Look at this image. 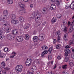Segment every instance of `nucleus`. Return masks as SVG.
<instances>
[{"mask_svg":"<svg viewBox=\"0 0 74 74\" xmlns=\"http://www.w3.org/2000/svg\"><path fill=\"white\" fill-rule=\"evenodd\" d=\"M30 7H31V8H33V4H31L30 5Z\"/></svg>","mask_w":74,"mask_h":74,"instance_id":"obj_60","label":"nucleus"},{"mask_svg":"<svg viewBox=\"0 0 74 74\" xmlns=\"http://www.w3.org/2000/svg\"><path fill=\"white\" fill-rule=\"evenodd\" d=\"M47 48H48V47H47L45 46V45H43L42 47V49L44 51H45L46 49H47Z\"/></svg>","mask_w":74,"mask_h":74,"instance_id":"obj_23","label":"nucleus"},{"mask_svg":"<svg viewBox=\"0 0 74 74\" xmlns=\"http://www.w3.org/2000/svg\"><path fill=\"white\" fill-rule=\"evenodd\" d=\"M71 25L73 26L72 28L73 29V30H74V25H73V24H72Z\"/></svg>","mask_w":74,"mask_h":74,"instance_id":"obj_63","label":"nucleus"},{"mask_svg":"<svg viewBox=\"0 0 74 74\" xmlns=\"http://www.w3.org/2000/svg\"><path fill=\"white\" fill-rule=\"evenodd\" d=\"M45 54V53H44V51L42 53V57H43V56H44V55Z\"/></svg>","mask_w":74,"mask_h":74,"instance_id":"obj_45","label":"nucleus"},{"mask_svg":"<svg viewBox=\"0 0 74 74\" xmlns=\"http://www.w3.org/2000/svg\"><path fill=\"white\" fill-rule=\"evenodd\" d=\"M57 58L58 59H60V56H58Z\"/></svg>","mask_w":74,"mask_h":74,"instance_id":"obj_64","label":"nucleus"},{"mask_svg":"<svg viewBox=\"0 0 74 74\" xmlns=\"http://www.w3.org/2000/svg\"><path fill=\"white\" fill-rule=\"evenodd\" d=\"M15 55H14L13 56H11L10 57V58H14V56H15Z\"/></svg>","mask_w":74,"mask_h":74,"instance_id":"obj_51","label":"nucleus"},{"mask_svg":"<svg viewBox=\"0 0 74 74\" xmlns=\"http://www.w3.org/2000/svg\"><path fill=\"white\" fill-rule=\"evenodd\" d=\"M19 12L20 14L22 15L23 13H25V12H24V10L21 9L19 11Z\"/></svg>","mask_w":74,"mask_h":74,"instance_id":"obj_19","label":"nucleus"},{"mask_svg":"<svg viewBox=\"0 0 74 74\" xmlns=\"http://www.w3.org/2000/svg\"><path fill=\"white\" fill-rule=\"evenodd\" d=\"M41 24V23L40 22H37L36 23V25L37 26H40Z\"/></svg>","mask_w":74,"mask_h":74,"instance_id":"obj_37","label":"nucleus"},{"mask_svg":"<svg viewBox=\"0 0 74 74\" xmlns=\"http://www.w3.org/2000/svg\"><path fill=\"white\" fill-rule=\"evenodd\" d=\"M33 68H34V70H36V69H37L36 66H34Z\"/></svg>","mask_w":74,"mask_h":74,"instance_id":"obj_54","label":"nucleus"},{"mask_svg":"<svg viewBox=\"0 0 74 74\" xmlns=\"http://www.w3.org/2000/svg\"><path fill=\"white\" fill-rule=\"evenodd\" d=\"M71 57L72 58H73V59H74V55H72L71 56Z\"/></svg>","mask_w":74,"mask_h":74,"instance_id":"obj_56","label":"nucleus"},{"mask_svg":"<svg viewBox=\"0 0 74 74\" xmlns=\"http://www.w3.org/2000/svg\"><path fill=\"white\" fill-rule=\"evenodd\" d=\"M11 22L12 23L13 25H16V24H17L18 23V22H17L16 20L15 19L12 20Z\"/></svg>","mask_w":74,"mask_h":74,"instance_id":"obj_13","label":"nucleus"},{"mask_svg":"<svg viewBox=\"0 0 74 74\" xmlns=\"http://www.w3.org/2000/svg\"><path fill=\"white\" fill-rule=\"evenodd\" d=\"M56 22V18L55 17H53L52 19L51 20V23L52 24L54 23L55 22Z\"/></svg>","mask_w":74,"mask_h":74,"instance_id":"obj_17","label":"nucleus"},{"mask_svg":"<svg viewBox=\"0 0 74 74\" xmlns=\"http://www.w3.org/2000/svg\"><path fill=\"white\" fill-rule=\"evenodd\" d=\"M35 18V16H34V15L33 14H32L31 16V18H32V19H34V18Z\"/></svg>","mask_w":74,"mask_h":74,"instance_id":"obj_38","label":"nucleus"},{"mask_svg":"<svg viewBox=\"0 0 74 74\" xmlns=\"http://www.w3.org/2000/svg\"><path fill=\"white\" fill-rule=\"evenodd\" d=\"M26 37L25 39L26 40H28L29 39V36L28 34H26L25 35Z\"/></svg>","mask_w":74,"mask_h":74,"instance_id":"obj_26","label":"nucleus"},{"mask_svg":"<svg viewBox=\"0 0 74 74\" xmlns=\"http://www.w3.org/2000/svg\"><path fill=\"white\" fill-rule=\"evenodd\" d=\"M10 17L12 20L15 19H16V16L14 14H13L11 15Z\"/></svg>","mask_w":74,"mask_h":74,"instance_id":"obj_16","label":"nucleus"},{"mask_svg":"<svg viewBox=\"0 0 74 74\" xmlns=\"http://www.w3.org/2000/svg\"><path fill=\"white\" fill-rule=\"evenodd\" d=\"M70 7L72 10H74V1H73L70 5Z\"/></svg>","mask_w":74,"mask_h":74,"instance_id":"obj_14","label":"nucleus"},{"mask_svg":"<svg viewBox=\"0 0 74 74\" xmlns=\"http://www.w3.org/2000/svg\"><path fill=\"white\" fill-rule=\"evenodd\" d=\"M71 23L70 22V21H69L68 23V26H70V24Z\"/></svg>","mask_w":74,"mask_h":74,"instance_id":"obj_61","label":"nucleus"},{"mask_svg":"<svg viewBox=\"0 0 74 74\" xmlns=\"http://www.w3.org/2000/svg\"><path fill=\"white\" fill-rule=\"evenodd\" d=\"M18 5L19 7L23 8H24V4H23L21 2H19L18 3Z\"/></svg>","mask_w":74,"mask_h":74,"instance_id":"obj_10","label":"nucleus"},{"mask_svg":"<svg viewBox=\"0 0 74 74\" xmlns=\"http://www.w3.org/2000/svg\"><path fill=\"white\" fill-rule=\"evenodd\" d=\"M36 31H34V32L33 33V34H36Z\"/></svg>","mask_w":74,"mask_h":74,"instance_id":"obj_55","label":"nucleus"},{"mask_svg":"<svg viewBox=\"0 0 74 74\" xmlns=\"http://www.w3.org/2000/svg\"><path fill=\"white\" fill-rule=\"evenodd\" d=\"M53 42L54 44H55L56 42V40L55 39H54Z\"/></svg>","mask_w":74,"mask_h":74,"instance_id":"obj_53","label":"nucleus"},{"mask_svg":"<svg viewBox=\"0 0 74 74\" xmlns=\"http://www.w3.org/2000/svg\"><path fill=\"white\" fill-rule=\"evenodd\" d=\"M6 72L5 71H3L2 73V74H5Z\"/></svg>","mask_w":74,"mask_h":74,"instance_id":"obj_57","label":"nucleus"},{"mask_svg":"<svg viewBox=\"0 0 74 74\" xmlns=\"http://www.w3.org/2000/svg\"><path fill=\"white\" fill-rule=\"evenodd\" d=\"M38 38L37 36H34L33 39V41L34 42H37V41H38Z\"/></svg>","mask_w":74,"mask_h":74,"instance_id":"obj_9","label":"nucleus"},{"mask_svg":"<svg viewBox=\"0 0 74 74\" xmlns=\"http://www.w3.org/2000/svg\"><path fill=\"white\" fill-rule=\"evenodd\" d=\"M61 29L65 33H66V32H67V27H66L64 25H62L61 26Z\"/></svg>","mask_w":74,"mask_h":74,"instance_id":"obj_3","label":"nucleus"},{"mask_svg":"<svg viewBox=\"0 0 74 74\" xmlns=\"http://www.w3.org/2000/svg\"><path fill=\"white\" fill-rule=\"evenodd\" d=\"M29 26H30L29 24H25L24 26L23 27L24 29H27V28H29Z\"/></svg>","mask_w":74,"mask_h":74,"instance_id":"obj_15","label":"nucleus"},{"mask_svg":"<svg viewBox=\"0 0 74 74\" xmlns=\"http://www.w3.org/2000/svg\"><path fill=\"white\" fill-rule=\"evenodd\" d=\"M1 66L2 67H3V68H4L5 66V62H2L1 64Z\"/></svg>","mask_w":74,"mask_h":74,"instance_id":"obj_20","label":"nucleus"},{"mask_svg":"<svg viewBox=\"0 0 74 74\" xmlns=\"http://www.w3.org/2000/svg\"><path fill=\"white\" fill-rule=\"evenodd\" d=\"M32 63V58H29L27 59V61L25 62V64L27 66H29L31 65Z\"/></svg>","mask_w":74,"mask_h":74,"instance_id":"obj_2","label":"nucleus"},{"mask_svg":"<svg viewBox=\"0 0 74 74\" xmlns=\"http://www.w3.org/2000/svg\"><path fill=\"white\" fill-rule=\"evenodd\" d=\"M61 16H62V15L60 14H58L57 16V17L58 18H60L61 17Z\"/></svg>","mask_w":74,"mask_h":74,"instance_id":"obj_36","label":"nucleus"},{"mask_svg":"<svg viewBox=\"0 0 74 74\" xmlns=\"http://www.w3.org/2000/svg\"><path fill=\"white\" fill-rule=\"evenodd\" d=\"M7 37H7L8 40H14V37L12 36V34H9L7 35Z\"/></svg>","mask_w":74,"mask_h":74,"instance_id":"obj_6","label":"nucleus"},{"mask_svg":"<svg viewBox=\"0 0 74 74\" xmlns=\"http://www.w3.org/2000/svg\"><path fill=\"white\" fill-rule=\"evenodd\" d=\"M17 41L18 42H22L23 41V37L21 36H18L16 38Z\"/></svg>","mask_w":74,"mask_h":74,"instance_id":"obj_7","label":"nucleus"},{"mask_svg":"<svg viewBox=\"0 0 74 74\" xmlns=\"http://www.w3.org/2000/svg\"><path fill=\"white\" fill-rule=\"evenodd\" d=\"M27 74H33L32 72H29L27 73Z\"/></svg>","mask_w":74,"mask_h":74,"instance_id":"obj_62","label":"nucleus"},{"mask_svg":"<svg viewBox=\"0 0 74 74\" xmlns=\"http://www.w3.org/2000/svg\"><path fill=\"white\" fill-rule=\"evenodd\" d=\"M50 8L51 9V10H56V7L55 5L52 4Z\"/></svg>","mask_w":74,"mask_h":74,"instance_id":"obj_11","label":"nucleus"},{"mask_svg":"<svg viewBox=\"0 0 74 74\" xmlns=\"http://www.w3.org/2000/svg\"><path fill=\"white\" fill-rule=\"evenodd\" d=\"M72 39V40H74V33H73V34Z\"/></svg>","mask_w":74,"mask_h":74,"instance_id":"obj_52","label":"nucleus"},{"mask_svg":"<svg viewBox=\"0 0 74 74\" xmlns=\"http://www.w3.org/2000/svg\"><path fill=\"white\" fill-rule=\"evenodd\" d=\"M63 74H68V73H67V71H65L64 72Z\"/></svg>","mask_w":74,"mask_h":74,"instance_id":"obj_48","label":"nucleus"},{"mask_svg":"<svg viewBox=\"0 0 74 74\" xmlns=\"http://www.w3.org/2000/svg\"><path fill=\"white\" fill-rule=\"evenodd\" d=\"M5 57V54H1L0 55V58H4Z\"/></svg>","mask_w":74,"mask_h":74,"instance_id":"obj_25","label":"nucleus"},{"mask_svg":"<svg viewBox=\"0 0 74 74\" xmlns=\"http://www.w3.org/2000/svg\"><path fill=\"white\" fill-rule=\"evenodd\" d=\"M69 60V58L68 57H66L64 59V60L66 62H67Z\"/></svg>","mask_w":74,"mask_h":74,"instance_id":"obj_35","label":"nucleus"},{"mask_svg":"<svg viewBox=\"0 0 74 74\" xmlns=\"http://www.w3.org/2000/svg\"><path fill=\"white\" fill-rule=\"evenodd\" d=\"M43 52H44V53H45V54H47L48 52V51H44Z\"/></svg>","mask_w":74,"mask_h":74,"instance_id":"obj_49","label":"nucleus"},{"mask_svg":"<svg viewBox=\"0 0 74 74\" xmlns=\"http://www.w3.org/2000/svg\"><path fill=\"white\" fill-rule=\"evenodd\" d=\"M12 33L13 34H18V31L17 30L15 29L12 30Z\"/></svg>","mask_w":74,"mask_h":74,"instance_id":"obj_12","label":"nucleus"},{"mask_svg":"<svg viewBox=\"0 0 74 74\" xmlns=\"http://www.w3.org/2000/svg\"><path fill=\"white\" fill-rule=\"evenodd\" d=\"M9 30H10V29H9V28H7L6 29L7 32L8 33V32H10Z\"/></svg>","mask_w":74,"mask_h":74,"instance_id":"obj_47","label":"nucleus"},{"mask_svg":"<svg viewBox=\"0 0 74 74\" xmlns=\"http://www.w3.org/2000/svg\"><path fill=\"white\" fill-rule=\"evenodd\" d=\"M4 69L6 71H8V70H10V68H8L7 67H6V68H4Z\"/></svg>","mask_w":74,"mask_h":74,"instance_id":"obj_42","label":"nucleus"},{"mask_svg":"<svg viewBox=\"0 0 74 74\" xmlns=\"http://www.w3.org/2000/svg\"><path fill=\"white\" fill-rule=\"evenodd\" d=\"M7 15H3L2 16V18L3 19H6L7 18Z\"/></svg>","mask_w":74,"mask_h":74,"instance_id":"obj_33","label":"nucleus"},{"mask_svg":"<svg viewBox=\"0 0 74 74\" xmlns=\"http://www.w3.org/2000/svg\"><path fill=\"white\" fill-rule=\"evenodd\" d=\"M23 68V66L22 65H17L16 67V71L17 73H19L22 71Z\"/></svg>","mask_w":74,"mask_h":74,"instance_id":"obj_1","label":"nucleus"},{"mask_svg":"<svg viewBox=\"0 0 74 74\" xmlns=\"http://www.w3.org/2000/svg\"><path fill=\"white\" fill-rule=\"evenodd\" d=\"M0 39L1 40H3V37L2 36V33L1 32H0Z\"/></svg>","mask_w":74,"mask_h":74,"instance_id":"obj_28","label":"nucleus"},{"mask_svg":"<svg viewBox=\"0 0 74 74\" xmlns=\"http://www.w3.org/2000/svg\"><path fill=\"white\" fill-rule=\"evenodd\" d=\"M66 35H67V34H65L64 36V40L66 41V40H68V38H66Z\"/></svg>","mask_w":74,"mask_h":74,"instance_id":"obj_27","label":"nucleus"},{"mask_svg":"<svg viewBox=\"0 0 74 74\" xmlns=\"http://www.w3.org/2000/svg\"><path fill=\"white\" fill-rule=\"evenodd\" d=\"M56 64H55V65L54 66V68H53V69L54 70L56 69Z\"/></svg>","mask_w":74,"mask_h":74,"instance_id":"obj_59","label":"nucleus"},{"mask_svg":"<svg viewBox=\"0 0 74 74\" xmlns=\"http://www.w3.org/2000/svg\"><path fill=\"white\" fill-rule=\"evenodd\" d=\"M67 64L62 66V69H67Z\"/></svg>","mask_w":74,"mask_h":74,"instance_id":"obj_29","label":"nucleus"},{"mask_svg":"<svg viewBox=\"0 0 74 74\" xmlns=\"http://www.w3.org/2000/svg\"><path fill=\"white\" fill-rule=\"evenodd\" d=\"M70 48V46L69 47V45H67L65 47V48Z\"/></svg>","mask_w":74,"mask_h":74,"instance_id":"obj_46","label":"nucleus"},{"mask_svg":"<svg viewBox=\"0 0 74 74\" xmlns=\"http://www.w3.org/2000/svg\"><path fill=\"white\" fill-rule=\"evenodd\" d=\"M70 8V6H67L66 5V6L65 7V8Z\"/></svg>","mask_w":74,"mask_h":74,"instance_id":"obj_58","label":"nucleus"},{"mask_svg":"<svg viewBox=\"0 0 74 74\" xmlns=\"http://www.w3.org/2000/svg\"><path fill=\"white\" fill-rule=\"evenodd\" d=\"M69 30L70 31V32H73L74 31V29L73 28L71 27L69 28Z\"/></svg>","mask_w":74,"mask_h":74,"instance_id":"obj_40","label":"nucleus"},{"mask_svg":"<svg viewBox=\"0 0 74 74\" xmlns=\"http://www.w3.org/2000/svg\"><path fill=\"white\" fill-rule=\"evenodd\" d=\"M48 59L49 60H51V59H52V57L51 56H49L48 57Z\"/></svg>","mask_w":74,"mask_h":74,"instance_id":"obj_43","label":"nucleus"},{"mask_svg":"<svg viewBox=\"0 0 74 74\" xmlns=\"http://www.w3.org/2000/svg\"><path fill=\"white\" fill-rule=\"evenodd\" d=\"M8 49L7 48H5L4 49V51L5 52H8Z\"/></svg>","mask_w":74,"mask_h":74,"instance_id":"obj_31","label":"nucleus"},{"mask_svg":"<svg viewBox=\"0 0 74 74\" xmlns=\"http://www.w3.org/2000/svg\"><path fill=\"white\" fill-rule=\"evenodd\" d=\"M42 12L43 14H47L48 12V9L46 8H44L42 10Z\"/></svg>","mask_w":74,"mask_h":74,"instance_id":"obj_5","label":"nucleus"},{"mask_svg":"<svg viewBox=\"0 0 74 74\" xmlns=\"http://www.w3.org/2000/svg\"><path fill=\"white\" fill-rule=\"evenodd\" d=\"M19 19V21L21 22H23L24 21V19L22 17H20Z\"/></svg>","mask_w":74,"mask_h":74,"instance_id":"obj_21","label":"nucleus"},{"mask_svg":"<svg viewBox=\"0 0 74 74\" xmlns=\"http://www.w3.org/2000/svg\"><path fill=\"white\" fill-rule=\"evenodd\" d=\"M52 49L50 48L49 49L48 51L49 52V53H50L51 52H52Z\"/></svg>","mask_w":74,"mask_h":74,"instance_id":"obj_39","label":"nucleus"},{"mask_svg":"<svg viewBox=\"0 0 74 74\" xmlns=\"http://www.w3.org/2000/svg\"><path fill=\"white\" fill-rule=\"evenodd\" d=\"M60 48V47L59 46V45H58L56 46V48H57V49H59Z\"/></svg>","mask_w":74,"mask_h":74,"instance_id":"obj_44","label":"nucleus"},{"mask_svg":"<svg viewBox=\"0 0 74 74\" xmlns=\"http://www.w3.org/2000/svg\"><path fill=\"white\" fill-rule=\"evenodd\" d=\"M65 52L66 53L64 54V56H68V53L69 54L71 53V51L68 49H66L65 50Z\"/></svg>","mask_w":74,"mask_h":74,"instance_id":"obj_4","label":"nucleus"},{"mask_svg":"<svg viewBox=\"0 0 74 74\" xmlns=\"http://www.w3.org/2000/svg\"><path fill=\"white\" fill-rule=\"evenodd\" d=\"M8 2L10 4H12L13 3V1L12 0H8Z\"/></svg>","mask_w":74,"mask_h":74,"instance_id":"obj_24","label":"nucleus"},{"mask_svg":"<svg viewBox=\"0 0 74 74\" xmlns=\"http://www.w3.org/2000/svg\"><path fill=\"white\" fill-rule=\"evenodd\" d=\"M39 40L40 41H42L43 40V38H39Z\"/></svg>","mask_w":74,"mask_h":74,"instance_id":"obj_50","label":"nucleus"},{"mask_svg":"<svg viewBox=\"0 0 74 74\" xmlns=\"http://www.w3.org/2000/svg\"><path fill=\"white\" fill-rule=\"evenodd\" d=\"M67 21L66 20V21H64L63 22V24L64 25H65L67 24Z\"/></svg>","mask_w":74,"mask_h":74,"instance_id":"obj_41","label":"nucleus"},{"mask_svg":"<svg viewBox=\"0 0 74 74\" xmlns=\"http://www.w3.org/2000/svg\"><path fill=\"white\" fill-rule=\"evenodd\" d=\"M36 16H38L39 17V19H40L41 17V14H38L36 15Z\"/></svg>","mask_w":74,"mask_h":74,"instance_id":"obj_32","label":"nucleus"},{"mask_svg":"<svg viewBox=\"0 0 74 74\" xmlns=\"http://www.w3.org/2000/svg\"><path fill=\"white\" fill-rule=\"evenodd\" d=\"M60 34V32L59 31H58L57 32V36L58 37V38H57V41L58 42H59V41L60 40V37L59 36V35Z\"/></svg>","mask_w":74,"mask_h":74,"instance_id":"obj_8","label":"nucleus"},{"mask_svg":"<svg viewBox=\"0 0 74 74\" xmlns=\"http://www.w3.org/2000/svg\"><path fill=\"white\" fill-rule=\"evenodd\" d=\"M69 45H71L72 44H73V41L72 40H70L69 41Z\"/></svg>","mask_w":74,"mask_h":74,"instance_id":"obj_30","label":"nucleus"},{"mask_svg":"<svg viewBox=\"0 0 74 74\" xmlns=\"http://www.w3.org/2000/svg\"><path fill=\"white\" fill-rule=\"evenodd\" d=\"M55 4H56V5L58 6L60 4L59 1L58 0H54Z\"/></svg>","mask_w":74,"mask_h":74,"instance_id":"obj_18","label":"nucleus"},{"mask_svg":"<svg viewBox=\"0 0 74 74\" xmlns=\"http://www.w3.org/2000/svg\"><path fill=\"white\" fill-rule=\"evenodd\" d=\"M8 11L7 10H5L3 12V14L5 15H8Z\"/></svg>","mask_w":74,"mask_h":74,"instance_id":"obj_22","label":"nucleus"},{"mask_svg":"<svg viewBox=\"0 0 74 74\" xmlns=\"http://www.w3.org/2000/svg\"><path fill=\"white\" fill-rule=\"evenodd\" d=\"M69 66H71V67H73L74 66V64H73V62H71L69 63Z\"/></svg>","mask_w":74,"mask_h":74,"instance_id":"obj_34","label":"nucleus"}]
</instances>
